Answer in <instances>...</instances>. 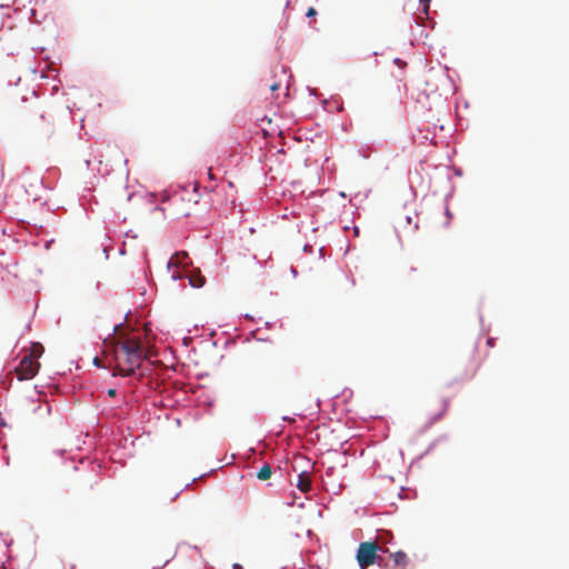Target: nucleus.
<instances>
[{"mask_svg": "<svg viewBox=\"0 0 569 569\" xmlns=\"http://www.w3.org/2000/svg\"><path fill=\"white\" fill-rule=\"evenodd\" d=\"M144 359L140 337L119 335L113 347L116 362L112 376L128 377L134 373Z\"/></svg>", "mask_w": 569, "mask_h": 569, "instance_id": "nucleus-1", "label": "nucleus"}, {"mask_svg": "<svg viewBox=\"0 0 569 569\" xmlns=\"http://www.w3.org/2000/svg\"><path fill=\"white\" fill-rule=\"evenodd\" d=\"M379 546L375 541L361 542L358 547L356 559L361 569L379 562L381 557L378 555Z\"/></svg>", "mask_w": 569, "mask_h": 569, "instance_id": "nucleus-2", "label": "nucleus"}, {"mask_svg": "<svg viewBox=\"0 0 569 569\" xmlns=\"http://www.w3.org/2000/svg\"><path fill=\"white\" fill-rule=\"evenodd\" d=\"M450 401L448 398H435L428 401L426 406L428 416V427L438 422L448 411Z\"/></svg>", "mask_w": 569, "mask_h": 569, "instance_id": "nucleus-3", "label": "nucleus"}, {"mask_svg": "<svg viewBox=\"0 0 569 569\" xmlns=\"http://www.w3.org/2000/svg\"><path fill=\"white\" fill-rule=\"evenodd\" d=\"M40 363L32 359V356H24L20 363L14 368V372L19 380L32 379L39 371Z\"/></svg>", "mask_w": 569, "mask_h": 569, "instance_id": "nucleus-4", "label": "nucleus"}, {"mask_svg": "<svg viewBox=\"0 0 569 569\" xmlns=\"http://www.w3.org/2000/svg\"><path fill=\"white\" fill-rule=\"evenodd\" d=\"M297 487L305 493L311 489V478L308 472L303 471L299 473Z\"/></svg>", "mask_w": 569, "mask_h": 569, "instance_id": "nucleus-5", "label": "nucleus"}, {"mask_svg": "<svg viewBox=\"0 0 569 569\" xmlns=\"http://www.w3.org/2000/svg\"><path fill=\"white\" fill-rule=\"evenodd\" d=\"M396 568L405 569L409 562L408 556L403 551H397L391 555Z\"/></svg>", "mask_w": 569, "mask_h": 569, "instance_id": "nucleus-6", "label": "nucleus"}, {"mask_svg": "<svg viewBox=\"0 0 569 569\" xmlns=\"http://www.w3.org/2000/svg\"><path fill=\"white\" fill-rule=\"evenodd\" d=\"M188 258H189L188 252H186V251L177 252L170 258L169 263L174 264V266L186 267V266H188V261H187Z\"/></svg>", "mask_w": 569, "mask_h": 569, "instance_id": "nucleus-7", "label": "nucleus"}, {"mask_svg": "<svg viewBox=\"0 0 569 569\" xmlns=\"http://www.w3.org/2000/svg\"><path fill=\"white\" fill-rule=\"evenodd\" d=\"M206 282V279L203 276H201L200 271H192L189 274V283L193 288H201Z\"/></svg>", "mask_w": 569, "mask_h": 569, "instance_id": "nucleus-8", "label": "nucleus"}, {"mask_svg": "<svg viewBox=\"0 0 569 569\" xmlns=\"http://www.w3.org/2000/svg\"><path fill=\"white\" fill-rule=\"evenodd\" d=\"M33 127L36 130H38L40 133L42 134H46V136H50L52 132H53V124L48 121L46 123V126H42L41 123H39L38 121H36L33 123Z\"/></svg>", "mask_w": 569, "mask_h": 569, "instance_id": "nucleus-9", "label": "nucleus"}, {"mask_svg": "<svg viewBox=\"0 0 569 569\" xmlns=\"http://www.w3.org/2000/svg\"><path fill=\"white\" fill-rule=\"evenodd\" d=\"M44 348L41 343L34 342L30 348V352L27 356H32V359L38 360L43 353Z\"/></svg>", "mask_w": 569, "mask_h": 569, "instance_id": "nucleus-10", "label": "nucleus"}, {"mask_svg": "<svg viewBox=\"0 0 569 569\" xmlns=\"http://www.w3.org/2000/svg\"><path fill=\"white\" fill-rule=\"evenodd\" d=\"M271 475H272V469L269 465H264L263 467L260 468V470L258 471L257 473V478L259 480H268L271 478Z\"/></svg>", "mask_w": 569, "mask_h": 569, "instance_id": "nucleus-11", "label": "nucleus"}, {"mask_svg": "<svg viewBox=\"0 0 569 569\" xmlns=\"http://www.w3.org/2000/svg\"><path fill=\"white\" fill-rule=\"evenodd\" d=\"M431 0H420L422 7H423V12L427 14L428 13V10H429V3H430Z\"/></svg>", "mask_w": 569, "mask_h": 569, "instance_id": "nucleus-12", "label": "nucleus"}, {"mask_svg": "<svg viewBox=\"0 0 569 569\" xmlns=\"http://www.w3.org/2000/svg\"><path fill=\"white\" fill-rule=\"evenodd\" d=\"M317 14V11L315 8H309L307 11V17H315Z\"/></svg>", "mask_w": 569, "mask_h": 569, "instance_id": "nucleus-13", "label": "nucleus"}, {"mask_svg": "<svg viewBox=\"0 0 569 569\" xmlns=\"http://www.w3.org/2000/svg\"><path fill=\"white\" fill-rule=\"evenodd\" d=\"M93 363H94L97 367H101V366H102V365H101V360H100L99 358H97V357L93 359Z\"/></svg>", "mask_w": 569, "mask_h": 569, "instance_id": "nucleus-14", "label": "nucleus"}, {"mask_svg": "<svg viewBox=\"0 0 569 569\" xmlns=\"http://www.w3.org/2000/svg\"><path fill=\"white\" fill-rule=\"evenodd\" d=\"M278 89H279V83H273V84L270 86V90L271 91H276Z\"/></svg>", "mask_w": 569, "mask_h": 569, "instance_id": "nucleus-15", "label": "nucleus"}, {"mask_svg": "<svg viewBox=\"0 0 569 569\" xmlns=\"http://www.w3.org/2000/svg\"><path fill=\"white\" fill-rule=\"evenodd\" d=\"M116 393H117V391L114 389H109L108 390V396H110V397H114Z\"/></svg>", "mask_w": 569, "mask_h": 569, "instance_id": "nucleus-16", "label": "nucleus"}, {"mask_svg": "<svg viewBox=\"0 0 569 569\" xmlns=\"http://www.w3.org/2000/svg\"><path fill=\"white\" fill-rule=\"evenodd\" d=\"M208 176H209L210 179H213V174H212V169L211 168L208 169Z\"/></svg>", "mask_w": 569, "mask_h": 569, "instance_id": "nucleus-17", "label": "nucleus"}, {"mask_svg": "<svg viewBox=\"0 0 569 569\" xmlns=\"http://www.w3.org/2000/svg\"><path fill=\"white\" fill-rule=\"evenodd\" d=\"M39 120H40L41 122H43V121L46 120V117H44V114H43V113H40V114H39Z\"/></svg>", "mask_w": 569, "mask_h": 569, "instance_id": "nucleus-18", "label": "nucleus"}]
</instances>
